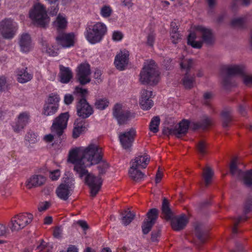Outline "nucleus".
<instances>
[{"instance_id":"f257e3e1","label":"nucleus","mask_w":252,"mask_h":252,"mask_svg":"<svg viewBox=\"0 0 252 252\" xmlns=\"http://www.w3.org/2000/svg\"><path fill=\"white\" fill-rule=\"evenodd\" d=\"M102 159V149L94 143L73 149L69 154L68 160L74 164V170L79 177L86 176L85 182L90 188L92 196H95L99 191L102 180L99 177L89 173L86 168L99 163Z\"/></svg>"},{"instance_id":"f03ea898","label":"nucleus","mask_w":252,"mask_h":252,"mask_svg":"<svg viewBox=\"0 0 252 252\" xmlns=\"http://www.w3.org/2000/svg\"><path fill=\"white\" fill-rule=\"evenodd\" d=\"M107 27L102 22H90L86 25L84 34L86 40L91 44L101 42L107 33Z\"/></svg>"},{"instance_id":"7ed1b4c3","label":"nucleus","mask_w":252,"mask_h":252,"mask_svg":"<svg viewBox=\"0 0 252 252\" xmlns=\"http://www.w3.org/2000/svg\"><path fill=\"white\" fill-rule=\"evenodd\" d=\"M211 124V119L207 116L203 117L201 123L192 122L189 124L188 120H183L179 124L178 127L171 129L168 128L166 133L180 138L187 132L189 126L193 129H196L199 127L205 128Z\"/></svg>"},{"instance_id":"20e7f679","label":"nucleus","mask_w":252,"mask_h":252,"mask_svg":"<svg viewBox=\"0 0 252 252\" xmlns=\"http://www.w3.org/2000/svg\"><path fill=\"white\" fill-rule=\"evenodd\" d=\"M159 80V73L153 61H147L144 63L140 74V81L142 84H156Z\"/></svg>"},{"instance_id":"39448f33","label":"nucleus","mask_w":252,"mask_h":252,"mask_svg":"<svg viewBox=\"0 0 252 252\" xmlns=\"http://www.w3.org/2000/svg\"><path fill=\"white\" fill-rule=\"evenodd\" d=\"M30 18L34 25L40 27H45L49 23V18L47 15L45 6L39 3L35 4L30 10Z\"/></svg>"},{"instance_id":"423d86ee","label":"nucleus","mask_w":252,"mask_h":252,"mask_svg":"<svg viewBox=\"0 0 252 252\" xmlns=\"http://www.w3.org/2000/svg\"><path fill=\"white\" fill-rule=\"evenodd\" d=\"M32 214L29 213H20L14 216L10 221V229L12 231H18L25 228L32 221Z\"/></svg>"},{"instance_id":"0eeeda50","label":"nucleus","mask_w":252,"mask_h":252,"mask_svg":"<svg viewBox=\"0 0 252 252\" xmlns=\"http://www.w3.org/2000/svg\"><path fill=\"white\" fill-rule=\"evenodd\" d=\"M17 29V24L11 19H5L0 22V32L5 38H13Z\"/></svg>"},{"instance_id":"6e6552de","label":"nucleus","mask_w":252,"mask_h":252,"mask_svg":"<svg viewBox=\"0 0 252 252\" xmlns=\"http://www.w3.org/2000/svg\"><path fill=\"white\" fill-rule=\"evenodd\" d=\"M74 180L72 178H67L63 183L61 184L57 189V195L61 199L66 200L73 191Z\"/></svg>"},{"instance_id":"1a4fd4ad","label":"nucleus","mask_w":252,"mask_h":252,"mask_svg":"<svg viewBox=\"0 0 252 252\" xmlns=\"http://www.w3.org/2000/svg\"><path fill=\"white\" fill-rule=\"evenodd\" d=\"M231 174L240 179H243L244 183L248 185H252V170L243 172L237 168V159L234 158L230 166Z\"/></svg>"},{"instance_id":"9d476101","label":"nucleus","mask_w":252,"mask_h":252,"mask_svg":"<svg viewBox=\"0 0 252 252\" xmlns=\"http://www.w3.org/2000/svg\"><path fill=\"white\" fill-rule=\"evenodd\" d=\"M113 114L119 125L125 124L131 118L134 117L133 114L126 110L120 104H116L114 106Z\"/></svg>"},{"instance_id":"9b49d317","label":"nucleus","mask_w":252,"mask_h":252,"mask_svg":"<svg viewBox=\"0 0 252 252\" xmlns=\"http://www.w3.org/2000/svg\"><path fill=\"white\" fill-rule=\"evenodd\" d=\"M68 118L69 115L67 112L60 114L54 120L51 127V131L59 136L62 135L63 130L66 127Z\"/></svg>"},{"instance_id":"f8f14e48","label":"nucleus","mask_w":252,"mask_h":252,"mask_svg":"<svg viewBox=\"0 0 252 252\" xmlns=\"http://www.w3.org/2000/svg\"><path fill=\"white\" fill-rule=\"evenodd\" d=\"M135 135L136 131L133 128L119 134L120 143L124 149H128L131 147Z\"/></svg>"},{"instance_id":"ddd939ff","label":"nucleus","mask_w":252,"mask_h":252,"mask_svg":"<svg viewBox=\"0 0 252 252\" xmlns=\"http://www.w3.org/2000/svg\"><path fill=\"white\" fill-rule=\"evenodd\" d=\"M56 40L63 48H70L74 45L76 39L74 33L71 32L61 33L57 36Z\"/></svg>"},{"instance_id":"4468645a","label":"nucleus","mask_w":252,"mask_h":252,"mask_svg":"<svg viewBox=\"0 0 252 252\" xmlns=\"http://www.w3.org/2000/svg\"><path fill=\"white\" fill-rule=\"evenodd\" d=\"M196 31L198 33L203 42L207 45H212L215 42V37L212 30L202 26H196Z\"/></svg>"},{"instance_id":"2eb2a0df","label":"nucleus","mask_w":252,"mask_h":252,"mask_svg":"<svg viewBox=\"0 0 252 252\" xmlns=\"http://www.w3.org/2000/svg\"><path fill=\"white\" fill-rule=\"evenodd\" d=\"M77 76L80 83L85 84L89 83L90 80V66L88 63H82L77 68Z\"/></svg>"},{"instance_id":"dca6fc26","label":"nucleus","mask_w":252,"mask_h":252,"mask_svg":"<svg viewBox=\"0 0 252 252\" xmlns=\"http://www.w3.org/2000/svg\"><path fill=\"white\" fill-rule=\"evenodd\" d=\"M158 216V210L154 208L151 209L147 213V219L145 220L142 225V231L146 234L151 230L153 225L156 222Z\"/></svg>"},{"instance_id":"f3484780","label":"nucleus","mask_w":252,"mask_h":252,"mask_svg":"<svg viewBox=\"0 0 252 252\" xmlns=\"http://www.w3.org/2000/svg\"><path fill=\"white\" fill-rule=\"evenodd\" d=\"M78 115L83 118H87L93 113L92 107L84 98L81 99L76 105Z\"/></svg>"},{"instance_id":"a211bd4d","label":"nucleus","mask_w":252,"mask_h":252,"mask_svg":"<svg viewBox=\"0 0 252 252\" xmlns=\"http://www.w3.org/2000/svg\"><path fill=\"white\" fill-rule=\"evenodd\" d=\"M150 160V157L146 154H140L133 159L131 162V172H133L134 168H145L149 164Z\"/></svg>"},{"instance_id":"6ab92c4d","label":"nucleus","mask_w":252,"mask_h":252,"mask_svg":"<svg viewBox=\"0 0 252 252\" xmlns=\"http://www.w3.org/2000/svg\"><path fill=\"white\" fill-rule=\"evenodd\" d=\"M152 94L153 93L151 91L145 89L141 91L139 98V104L141 109L148 110L153 106V101L150 99Z\"/></svg>"},{"instance_id":"aec40b11","label":"nucleus","mask_w":252,"mask_h":252,"mask_svg":"<svg viewBox=\"0 0 252 252\" xmlns=\"http://www.w3.org/2000/svg\"><path fill=\"white\" fill-rule=\"evenodd\" d=\"M129 52L126 50L121 51L115 57L114 63L117 69H125L128 63Z\"/></svg>"},{"instance_id":"412c9836","label":"nucleus","mask_w":252,"mask_h":252,"mask_svg":"<svg viewBox=\"0 0 252 252\" xmlns=\"http://www.w3.org/2000/svg\"><path fill=\"white\" fill-rule=\"evenodd\" d=\"M170 220L172 228L177 231L185 228L189 221L188 217L184 214L173 217Z\"/></svg>"},{"instance_id":"4be33fe9","label":"nucleus","mask_w":252,"mask_h":252,"mask_svg":"<svg viewBox=\"0 0 252 252\" xmlns=\"http://www.w3.org/2000/svg\"><path fill=\"white\" fill-rule=\"evenodd\" d=\"M19 44L21 51L23 53L29 52L33 47L32 42L30 34L27 33L21 35Z\"/></svg>"},{"instance_id":"5701e85b","label":"nucleus","mask_w":252,"mask_h":252,"mask_svg":"<svg viewBox=\"0 0 252 252\" xmlns=\"http://www.w3.org/2000/svg\"><path fill=\"white\" fill-rule=\"evenodd\" d=\"M46 178L42 175H33L28 178L26 183L25 186L28 189L42 185L45 183Z\"/></svg>"},{"instance_id":"b1692460","label":"nucleus","mask_w":252,"mask_h":252,"mask_svg":"<svg viewBox=\"0 0 252 252\" xmlns=\"http://www.w3.org/2000/svg\"><path fill=\"white\" fill-rule=\"evenodd\" d=\"M188 44L192 47L200 49L202 47L203 42L199 34L196 31V27L194 31L189 33L188 37Z\"/></svg>"},{"instance_id":"393cba45","label":"nucleus","mask_w":252,"mask_h":252,"mask_svg":"<svg viewBox=\"0 0 252 252\" xmlns=\"http://www.w3.org/2000/svg\"><path fill=\"white\" fill-rule=\"evenodd\" d=\"M30 116L27 113H23L19 115L17 122L13 125V130L17 133L20 132L29 123Z\"/></svg>"},{"instance_id":"a878e982","label":"nucleus","mask_w":252,"mask_h":252,"mask_svg":"<svg viewBox=\"0 0 252 252\" xmlns=\"http://www.w3.org/2000/svg\"><path fill=\"white\" fill-rule=\"evenodd\" d=\"M59 69L60 81L63 84L68 83L73 77V73L71 69L69 67H65L62 64L59 65Z\"/></svg>"},{"instance_id":"bb28decb","label":"nucleus","mask_w":252,"mask_h":252,"mask_svg":"<svg viewBox=\"0 0 252 252\" xmlns=\"http://www.w3.org/2000/svg\"><path fill=\"white\" fill-rule=\"evenodd\" d=\"M225 71L229 75L241 74L245 72V67L243 64H233L226 66Z\"/></svg>"},{"instance_id":"cd10ccee","label":"nucleus","mask_w":252,"mask_h":252,"mask_svg":"<svg viewBox=\"0 0 252 252\" xmlns=\"http://www.w3.org/2000/svg\"><path fill=\"white\" fill-rule=\"evenodd\" d=\"M32 78V75L29 73L26 68L18 70L17 72V79L20 83H25L30 81Z\"/></svg>"},{"instance_id":"c85d7f7f","label":"nucleus","mask_w":252,"mask_h":252,"mask_svg":"<svg viewBox=\"0 0 252 252\" xmlns=\"http://www.w3.org/2000/svg\"><path fill=\"white\" fill-rule=\"evenodd\" d=\"M162 213L163 218L167 220L174 217V214L170 208L169 202L166 198H164L162 201Z\"/></svg>"},{"instance_id":"c756f323","label":"nucleus","mask_w":252,"mask_h":252,"mask_svg":"<svg viewBox=\"0 0 252 252\" xmlns=\"http://www.w3.org/2000/svg\"><path fill=\"white\" fill-rule=\"evenodd\" d=\"M195 234L200 243L205 242L207 238V234L204 230L202 225L199 223L195 224Z\"/></svg>"},{"instance_id":"7c9ffc66","label":"nucleus","mask_w":252,"mask_h":252,"mask_svg":"<svg viewBox=\"0 0 252 252\" xmlns=\"http://www.w3.org/2000/svg\"><path fill=\"white\" fill-rule=\"evenodd\" d=\"M67 20L65 16L60 14L53 22V26L57 30H61L65 29L67 26Z\"/></svg>"},{"instance_id":"2f4dec72","label":"nucleus","mask_w":252,"mask_h":252,"mask_svg":"<svg viewBox=\"0 0 252 252\" xmlns=\"http://www.w3.org/2000/svg\"><path fill=\"white\" fill-rule=\"evenodd\" d=\"M202 177L204 180L206 186L209 185L211 182L214 176V171L209 166H206L203 169Z\"/></svg>"},{"instance_id":"473e14b6","label":"nucleus","mask_w":252,"mask_h":252,"mask_svg":"<svg viewBox=\"0 0 252 252\" xmlns=\"http://www.w3.org/2000/svg\"><path fill=\"white\" fill-rule=\"evenodd\" d=\"M84 122L81 120H77L74 123V127L73 130V136L77 138L80 134L85 130Z\"/></svg>"},{"instance_id":"72a5a7b5","label":"nucleus","mask_w":252,"mask_h":252,"mask_svg":"<svg viewBox=\"0 0 252 252\" xmlns=\"http://www.w3.org/2000/svg\"><path fill=\"white\" fill-rule=\"evenodd\" d=\"M58 108L57 105H53L46 103L43 108L42 114L46 116L53 115L57 112Z\"/></svg>"},{"instance_id":"f704fd0d","label":"nucleus","mask_w":252,"mask_h":252,"mask_svg":"<svg viewBox=\"0 0 252 252\" xmlns=\"http://www.w3.org/2000/svg\"><path fill=\"white\" fill-rule=\"evenodd\" d=\"M122 215V223L126 226L128 225L135 217V214L130 211H126Z\"/></svg>"},{"instance_id":"c9c22d12","label":"nucleus","mask_w":252,"mask_h":252,"mask_svg":"<svg viewBox=\"0 0 252 252\" xmlns=\"http://www.w3.org/2000/svg\"><path fill=\"white\" fill-rule=\"evenodd\" d=\"M246 16H241L233 18L231 21V25L235 28L242 27L246 21Z\"/></svg>"},{"instance_id":"e433bc0d","label":"nucleus","mask_w":252,"mask_h":252,"mask_svg":"<svg viewBox=\"0 0 252 252\" xmlns=\"http://www.w3.org/2000/svg\"><path fill=\"white\" fill-rule=\"evenodd\" d=\"M194 82V77L189 74H186L183 79V84L186 89L193 87Z\"/></svg>"},{"instance_id":"4c0bfd02","label":"nucleus","mask_w":252,"mask_h":252,"mask_svg":"<svg viewBox=\"0 0 252 252\" xmlns=\"http://www.w3.org/2000/svg\"><path fill=\"white\" fill-rule=\"evenodd\" d=\"M135 170L133 172H131V167L129 170V176L131 179L135 181H140L144 177V174L140 171L137 167L134 168Z\"/></svg>"},{"instance_id":"58836bf2","label":"nucleus","mask_w":252,"mask_h":252,"mask_svg":"<svg viewBox=\"0 0 252 252\" xmlns=\"http://www.w3.org/2000/svg\"><path fill=\"white\" fill-rule=\"evenodd\" d=\"M160 123V119L158 117H154L150 124V129L151 131L157 133L158 131V126Z\"/></svg>"},{"instance_id":"ea45409f","label":"nucleus","mask_w":252,"mask_h":252,"mask_svg":"<svg viewBox=\"0 0 252 252\" xmlns=\"http://www.w3.org/2000/svg\"><path fill=\"white\" fill-rule=\"evenodd\" d=\"M112 12V8L109 5H103L100 9V14L104 18L109 17L111 15Z\"/></svg>"},{"instance_id":"a19ab883","label":"nucleus","mask_w":252,"mask_h":252,"mask_svg":"<svg viewBox=\"0 0 252 252\" xmlns=\"http://www.w3.org/2000/svg\"><path fill=\"white\" fill-rule=\"evenodd\" d=\"M198 153L201 156H203L207 153V146L205 142L203 140L200 141L196 146Z\"/></svg>"},{"instance_id":"79ce46f5","label":"nucleus","mask_w":252,"mask_h":252,"mask_svg":"<svg viewBox=\"0 0 252 252\" xmlns=\"http://www.w3.org/2000/svg\"><path fill=\"white\" fill-rule=\"evenodd\" d=\"M109 101L106 98L99 99L96 101L95 106L97 109L103 110L109 105Z\"/></svg>"},{"instance_id":"37998d69","label":"nucleus","mask_w":252,"mask_h":252,"mask_svg":"<svg viewBox=\"0 0 252 252\" xmlns=\"http://www.w3.org/2000/svg\"><path fill=\"white\" fill-rule=\"evenodd\" d=\"M25 139L29 143L32 144L36 143L39 140L37 135L32 131L27 133L25 136Z\"/></svg>"},{"instance_id":"c03bdc74","label":"nucleus","mask_w":252,"mask_h":252,"mask_svg":"<svg viewBox=\"0 0 252 252\" xmlns=\"http://www.w3.org/2000/svg\"><path fill=\"white\" fill-rule=\"evenodd\" d=\"M192 61L189 59H182L180 62V66L185 70L189 69L192 65Z\"/></svg>"},{"instance_id":"a18cd8bd","label":"nucleus","mask_w":252,"mask_h":252,"mask_svg":"<svg viewBox=\"0 0 252 252\" xmlns=\"http://www.w3.org/2000/svg\"><path fill=\"white\" fill-rule=\"evenodd\" d=\"M60 100L59 95L57 94H51L48 98L46 103L48 104H52L53 105H57L59 107V102Z\"/></svg>"},{"instance_id":"49530a36","label":"nucleus","mask_w":252,"mask_h":252,"mask_svg":"<svg viewBox=\"0 0 252 252\" xmlns=\"http://www.w3.org/2000/svg\"><path fill=\"white\" fill-rule=\"evenodd\" d=\"M222 117L223 120V126L226 127L231 120V116L230 112L224 111L222 113Z\"/></svg>"},{"instance_id":"de8ad7c7","label":"nucleus","mask_w":252,"mask_h":252,"mask_svg":"<svg viewBox=\"0 0 252 252\" xmlns=\"http://www.w3.org/2000/svg\"><path fill=\"white\" fill-rule=\"evenodd\" d=\"M181 39V35L178 32H170V39L173 43H178Z\"/></svg>"},{"instance_id":"09e8293b","label":"nucleus","mask_w":252,"mask_h":252,"mask_svg":"<svg viewBox=\"0 0 252 252\" xmlns=\"http://www.w3.org/2000/svg\"><path fill=\"white\" fill-rule=\"evenodd\" d=\"M244 83L247 86L252 85V75L246 74L245 73L243 75Z\"/></svg>"},{"instance_id":"8fccbe9b","label":"nucleus","mask_w":252,"mask_h":252,"mask_svg":"<svg viewBox=\"0 0 252 252\" xmlns=\"http://www.w3.org/2000/svg\"><path fill=\"white\" fill-rule=\"evenodd\" d=\"M8 227L2 223H0V237H6L9 234Z\"/></svg>"},{"instance_id":"3c124183","label":"nucleus","mask_w":252,"mask_h":252,"mask_svg":"<svg viewBox=\"0 0 252 252\" xmlns=\"http://www.w3.org/2000/svg\"><path fill=\"white\" fill-rule=\"evenodd\" d=\"M61 173L59 169H56L50 172L49 177L53 181L57 180L60 177Z\"/></svg>"},{"instance_id":"603ef678","label":"nucleus","mask_w":252,"mask_h":252,"mask_svg":"<svg viewBox=\"0 0 252 252\" xmlns=\"http://www.w3.org/2000/svg\"><path fill=\"white\" fill-rule=\"evenodd\" d=\"M108 165L105 162H101L98 166L99 174L100 175L104 174L108 169Z\"/></svg>"},{"instance_id":"864d4df0","label":"nucleus","mask_w":252,"mask_h":252,"mask_svg":"<svg viewBox=\"0 0 252 252\" xmlns=\"http://www.w3.org/2000/svg\"><path fill=\"white\" fill-rule=\"evenodd\" d=\"M123 35L121 32L115 31L112 34V39L114 41H119L122 40Z\"/></svg>"},{"instance_id":"5fc2aeb1","label":"nucleus","mask_w":252,"mask_h":252,"mask_svg":"<svg viewBox=\"0 0 252 252\" xmlns=\"http://www.w3.org/2000/svg\"><path fill=\"white\" fill-rule=\"evenodd\" d=\"M37 249L41 252H51L49 247L46 246V243L44 241L37 246Z\"/></svg>"},{"instance_id":"6e6d98bb","label":"nucleus","mask_w":252,"mask_h":252,"mask_svg":"<svg viewBox=\"0 0 252 252\" xmlns=\"http://www.w3.org/2000/svg\"><path fill=\"white\" fill-rule=\"evenodd\" d=\"M74 100V97L71 94H67L64 96V102L66 105L71 104Z\"/></svg>"},{"instance_id":"4d7b16f0","label":"nucleus","mask_w":252,"mask_h":252,"mask_svg":"<svg viewBox=\"0 0 252 252\" xmlns=\"http://www.w3.org/2000/svg\"><path fill=\"white\" fill-rule=\"evenodd\" d=\"M49 206V203L47 201L41 202L38 205V209L40 212L44 211L47 209Z\"/></svg>"},{"instance_id":"13d9d810","label":"nucleus","mask_w":252,"mask_h":252,"mask_svg":"<svg viewBox=\"0 0 252 252\" xmlns=\"http://www.w3.org/2000/svg\"><path fill=\"white\" fill-rule=\"evenodd\" d=\"M245 210L246 212L252 210V196L248 198L245 204Z\"/></svg>"},{"instance_id":"bf43d9fd","label":"nucleus","mask_w":252,"mask_h":252,"mask_svg":"<svg viewBox=\"0 0 252 252\" xmlns=\"http://www.w3.org/2000/svg\"><path fill=\"white\" fill-rule=\"evenodd\" d=\"M63 233V230L60 227H57L55 228L53 232L54 236L57 238L61 237Z\"/></svg>"},{"instance_id":"052dcab7","label":"nucleus","mask_w":252,"mask_h":252,"mask_svg":"<svg viewBox=\"0 0 252 252\" xmlns=\"http://www.w3.org/2000/svg\"><path fill=\"white\" fill-rule=\"evenodd\" d=\"M101 72L99 69H96L94 72V77L96 79L97 82H99L101 81Z\"/></svg>"},{"instance_id":"680f3d73","label":"nucleus","mask_w":252,"mask_h":252,"mask_svg":"<svg viewBox=\"0 0 252 252\" xmlns=\"http://www.w3.org/2000/svg\"><path fill=\"white\" fill-rule=\"evenodd\" d=\"M213 94L211 92H206L203 94V98L204 99V103H208V101L213 97Z\"/></svg>"},{"instance_id":"e2e57ef3","label":"nucleus","mask_w":252,"mask_h":252,"mask_svg":"<svg viewBox=\"0 0 252 252\" xmlns=\"http://www.w3.org/2000/svg\"><path fill=\"white\" fill-rule=\"evenodd\" d=\"M74 93L80 94L82 96H84L87 94V91L82 88L76 87Z\"/></svg>"},{"instance_id":"0e129e2a","label":"nucleus","mask_w":252,"mask_h":252,"mask_svg":"<svg viewBox=\"0 0 252 252\" xmlns=\"http://www.w3.org/2000/svg\"><path fill=\"white\" fill-rule=\"evenodd\" d=\"M155 41V35L153 33H151L148 35L147 37V44L151 46H152L154 44Z\"/></svg>"},{"instance_id":"69168bd1","label":"nucleus","mask_w":252,"mask_h":252,"mask_svg":"<svg viewBox=\"0 0 252 252\" xmlns=\"http://www.w3.org/2000/svg\"><path fill=\"white\" fill-rule=\"evenodd\" d=\"M43 140L46 142V143H51L52 142L54 139V136L53 134H46L45 135L44 137H43Z\"/></svg>"},{"instance_id":"338daca9","label":"nucleus","mask_w":252,"mask_h":252,"mask_svg":"<svg viewBox=\"0 0 252 252\" xmlns=\"http://www.w3.org/2000/svg\"><path fill=\"white\" fill-rule=\"evenodd\" d=\"M162 172L159 170V168H158V170L157 173L156 179H155V182L156 184L158 183L161 181L162 178Z\"/></svg>"},{"instance_id":"774afa93","label":"nucleus","mask_w":252,"mask_h":252,"mask_svg":"<svg viewBox=\"0 0 252 252\" xmlns=\"http://www.w3.org/2000/svg\"><path fill=\"white\" fill-rule=\"evenodd\" d=\"M78 252V249L76 247H75L74 246H70L68 248L66 252L62 251L60 252Z\"/></svg>"}]
</instances>
